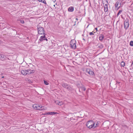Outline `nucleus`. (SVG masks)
Segmentation results:
<instances>
[{
  "label": "nucleus",
  "instance_id": "f03ea898",
  "mask_svg": "<svg viewBox=\"0 0 133 133\" xmlns=\"http://www.w3.org/2000/svg\"><path fill=\"white\" fill-rule=\"evenodd\" d=\"M35 72V70L30 69L22 70L21 71V74L24 75H26L27 74H30L34 73Z\"/></svg>",
  "mask_w": 133,
  "mask_h": 133
},
{
  "label": "nucleus",
  "instance_id": "393cba45",
  "mask_svg": "<svg viewBox=\"0 0 133 133\" xmlns=\"http://www.w3.org/2000/svg\"><path fill=\"white\" fill-rule=\"evenodd\" d=\"M42 2L44 4H46V2L45 0H43Z\"/></svg>",
  "mask_w": 133,
  "mask_h": 133
},
{
  "label": "nucleus",
  "instance_id": "7c9ffc66",
  "mask_svg": "<svg viewBox=\"0 0 133 133\" xmlns=\"http://www.w3.org/2000/svg\"><path fill=\"white\" fill-rule=\"evenodd\" d=\"M38 1H39V2H41L42 1H43V0H38Z\"/></svg>",
  "mask_w": 133,
  "mask_h": 133
},
{
  "label": "nucleus",
  "instance_id": "412c9836",
  "mask_svg": "<svg viewBox=\"0 0 133 133\" xmlns=\"http://www.w3.org/2000/svg\"><path fill=\"white\" fill-rule=\"evenodd\" d=\"M130 45L131 46H133V41H131L130 42Z\"/></svg>",
  "mask_w": 133,
  "mask_h": 133
},
{
  "label": "nucleus",
  "instance_id": "2f4dec72",
  "mask_svg": "<svg viewBox=\"0 0 133 133\" xmlns=\"http://www.w3.org/2000/svg\"><path fill=\"white\" fill-rule=\"evenodd\" d=\"M83 40H85V39H84V38H83Z\"/></svg>",
  "mask_w": 133,
  "mask_h": 133
},
{
  "label": "nucleus",
  "instance_id": "1a4fd4ad",
  "mask_svg": "<svg viewBox=\"0 0 133 133\" xmlns=\"http://www.w3.org/2000/svg\"><path fill=\"white\" fill-rule=\"evenodd\" d=\"M55 102L56 104H58L59 105H61L63 104V102L62 101H60L59 100H56L55 101Z\"/></svg>",
  "mask_w": 133,
  "mask_h": 133
},
{
  "label": "nucleus",
  "instance_id": "f8f14e48",
  "mask_svg": "<svg viewBox=\"0 0 133 133\" xmlns=\"http://www.w3.org/2000/svg\"><path fill=\"white\" fill-rule=\"evenodd\" d=\"M104 11L105 12H107L108 11V5L107 4H105L104 6Z\"/></svg>",
  "mask_w": 133,
  "mask_h": 133
},
{
  "label": "nucleus",
  "instance_id": "9b49d317",
  "mask_svg": "<svg viewBox=\"0 0 133 133\" xmlns=\"http://www.w3.org/2000/svg\"><path fill=\"white\" fill-rule=\"evenodd\" d=\"M81 90L85 91L86 90V88L83 85H82L79 87V91H80V90Z\"/></svg>",
  "mask_w": 133,
  "mask_h": 133
},
{
  "label": "nucleus",
  "instance_id": "bb28decb",
  "mask_svg": "<svg viewBox=\"0 0 133 133\" xmlns=\"http://www.w3.org/2000/svg\"><path fill=\"white\" fill-rule=\"evenodd\" d=\"M20 22L22 24H23L24 23V21L23 20H21Z\"/></svg>",
  "mask_w": 133,
  "mask_h": 133
},
{
  "label": "nucleus",
  "instance_id": "5701e85b",
  "mask_svg": "<svg viewBox=\"0 0 133 133\" xmlns=\"http://www.w3.org/2000/svg\"><path fill=\"white\" fill-rule=\"evenodd\" d=\"M44 83L46 85H48L49 84L46 81L44 80Z\"/></svg>",
  "mask_w": 133,
  "mask_h": 133
},
{
  "label": "nucleus",
  "instance_id": "b1692460",
  "mask_svg": "<svg viewBox=\"0 0 133 133\" xmlns=\"http://www.w3.org/2000/svg\"><path fill=\"white\" fill-rule=\"evenodd\" d=\"M4 56L2 54H0V58H4Z\"/></svg>",
  "mask_w": 133,
  "mask_h": 133
},
{
  "label": "nucleus",
  "instance_id": "a211bd4d",
  "mask_svg": "<svg viewBox=\"0 0 133 133\" xmlns=\"http://www.w3.org/2000/svg\"><path fill=\"white\" fill-rule=\"evenodd\" d=\"M94 74V72L90 69V72H89L88 74L90 75H93Z\"/></svg>",
  "mask_w": 133,
  "mask_h": 133
},
{
  "label": "nucleus",
  "instance_id": "f257e3e1",
  "mask_svg": "<svg viewBox=\"0 0 133 133\" xmlns=\"http://www.w3.org/2000/svg\"><path fill=\"white\" fill-rule=\"evenodd\" d=\"M87 126L89 129L92 128H95L97 126V123H95L92 121L90 120L86 124Z\"/></svg>",
  "mask_w": 133,
  "mask_h": 133
},
{
  "label": "nucleus",
  "instance_id": "20e7f679",
  "mask_svg": "<svg viewBox=\"0 0 133 133\" xmlns=\"http://www.w3.org/2000/svg\"><path fill=\"white\" fill-rule=\"evenodd\" d=\"M76 42L74 40H72L70 42V47L72 49H75L76 48Z\"/></svg>",
  "mask_w": 133,
  "mask_h": 133
},
{
  "label": "nucleus",
  "instance_id": "4468645a",
  "mask_svg": "<svg viewBox=\"0 0 133 133\" xmlns=\"http://www.w3.org/2000/svg\"><path fill=\"white\" fill-rule=\"evenodd\" d=\"M104 38V36L102 34L100 35L99 37V39L100 41H102Z\"/></svg>",
  "mask_w": 133,
  "mask_h": 133
},
{
  "label": "nucleus",
  "instance_id": "0eeeda50",
  "mask_svg": "<svg viewBox=\"0 0 133 133\" xmlns=\"http://www.w3.org/2000/svg\"><path fill=\"white\" fill-rule=\"evenodd\" d=\"M66 89L69 91L70 92L73 91L74 90L72 86L69 85H68Z\"/></svg>",
  "mask_w": 133,
  "mask_h": 133
},
{
  "label": "nucleus",
  "instance_id": "a878e982",
  "mask_svg": "<svg viewBox=\"0 0 133 133\" xmlns=\"http://www.w3.org/2000/svg\"><path fill=\"white\" fill-rule=\"evenodd\" d=\"M98 47H99L100 48H102L103 47V46L102 45H101L99 46Z\"/></svg>",
  "mask_w": 133,
  "mask_h": 133
},
{
  "label": "nucleus",
  "instance_id": "dca6fc26",
  "mask_svg": "<svg viewBox=\"0 0 133 133\" xmlns=\"http://www.w3.org/2000/svg\"><path fill=\"white\" fill-rule=\"evenodd\" d=\"M38 106V104H34L32 106L33 108L35 110H37Z\"/></svg>",
  "mask_w": 133,
  "mask_h": 133
},
{
  "label": "nucleus",
  "instance_id": "c85d7f7f",
  "mask_svg": "<svg viewBox=\"0 0 133 133\" xmlns=\"http://www.w3.org/2000/svg\"><path fill=\"white\" fill-rule=\"evenodd\" d=\"M119 14H120L119 13H118L117 15V17H118V16L119 15Z\"/></svg>",
  "mask_w": 133,
  "mask_h": 133
},
{
  "label": "nucleus",
  "instance_id": "ddd939ff",
  "mask_svg": "<svg viewBox=\"0 0 133 133\" xmlns=\"http://www.w3.org/2000/svg\"><path fill=\"white\" fill-rule=\"evenodd\" d=\"M74 10V7L73 6H71L68 9V11L69 12H72Z\"/></svg>",
  "mask_w": 133,
  "mask_h": 133
},
{
  "label": "nucleus",
  "instance_id": "7ed1b4c3",
  "mask_svg": "<svg viewBox=\"0 0 133 133\" xmlns=\"http://www.w3.org/2000/svg\"><path fill=\"white\" fill-rule=\"evenodd\" d=\"M38 32L39 34H45L44 29L39 25L37 26Z\"/></svg>",
  "mask_w": 133,
  "mask_h": 133
},
{
  "label": "nucleus",
  "instance_id": "cd10ccee",
  "mask_svg": "<svg viewBox=\"0 0 133 133\" xmlns=\"http://www.w3.org/2000/svg\"><path fill=\"white\" fill-rule=\"evenodd\" d=\"M122 10H120L119 11V12H118V13H119V14H121V13H122Z\"/></svg>",
  "mask_w": 133,
  "mask_h": 133
},
{
  "label": "nucleus",
  "instance_id": "6ab92c4d",
  "mask_svg": "<svg viewBox=\"0 0 133 133\" xmlns=\"http://www.w3.org/2000/svg\"><path fill=\"white\" fill-rule=\"evenodd\" d=\"M121 66L124 67L125 65V63L124 62L122 61L121 62Z\"/></svg>",
  "mask_w": 133,
  "mask_h": 133
},
{
  "label": "nucleus",
  "instance_id": "2eb2a0df",
  "mask_svg": "<svg viewBox=\"0 0 133 133\" xmlns=\"http://www.w3.org/2000/svg\"><path fill=\"white\" fill-rule=\"evenodd\" d=\"M68 85V84L65 83H63L62 84V86L66 89L67 88Z\"/></svg>",
  "mask_w": 133,
  "mask_h": 133
},
{
  "label": "nucleus",
  "instance_id": "473e14b6",
  "mask_svg": "<svg viewBox=\"0 0 133 133\" xmlns=\"http://www.w3.org/2000/svg\"><path fill=\"white\" fill-rule=\"evenodd\" d=\"M1 43V41H0V43Z\"/></svg>",
  "mask_w": 133,
  "mask_h": 133
},
{
  "label": "nucleus",
  "instance_id": "c756f323",
  "mask_svg": "<svg viewBox=\"0 0 133 133\" xmlns=\"http://www.w3.org/2000/svg\"><path fill=\"white\" fill-rule=\"evenodd\" d=\"M95 29L96 30V32H97V31H98V30H97V28H95Z\"/></svg>",
  "mask_w": 133,
  "mask_h": 133
},
{
  "label": "nucleus",
  "instance_id": "4be33fe9",
  "mask_svg": "<svg viewBox=\"0 0 133 133\" xmlns=\"http://www.w3.org/2000/svg\"><path fill=\"white\" fill-rule=\"evenodd\" d=\"M86 73L88 74L89 72H90V69H87L86 70Z\"/></svg>",
  "mask_w": 133,
  "mask_h": 133
},
{
  "label": "nucleus",
  "instance_id": "39448f33",
  "mask_svg": "<svg viewBox=\"0 0 133 133\" xmlns=\"http://www.w3.org/2000/svg\"><path fill=\"white\" fill-rule=\"evenodd\" d=\"M129 20L128 19H126L124 22V28L127 30L129 27Z\"/></svg>",
  "mask_w": 133,
  "mask_h": 133
},
{
  "label": "nucleus",
  "instance_id": "6e6552de",
  "mask_svg": "<svg viewBox=\"0 0 133 133\" xmlns=\"http://www.w3.org/2000/svg\"><path fill=\"white\" fill-rule=\"evenodd\" d=\"M115 5L116 9L117 8L118 10L121 6V3L119 1H117Z\"/></svg>",
  "mask_w": 133,
  "mask_h": 133
},
{
  "label": "nucleus",
  "instance_id": "9d476101",
  "mask_svg": "<svg viewBox=\"0 0 133 133\" xmlns=\"http://www.w3.org/2000/svg\"><path fill=\"white\" fill-rule=\"evenodd\" d=\"M40 41H42L44 40H46V41H47V39L46 38L45 35H44L43 36H41L39 39Z\"/></svg>",
  "mask_w": 133,
  "mask_h": 133
},
{
  "label": "nucleus",
  "instance_id": "aec40b11",
  "mask_svg": "<svg viewBox=\"0 0 133 133\" xmlns=\"http://www.w3.org/2000/svg\"><path fill=\"white\" fill-rule=\"evenodd\" d=\"M95 33V32H94V31H93L92 32H90L89 34L90 35H94V33Z\"/></svg>",
  "mask_w": 133,
  "mask_h": 133
},
{
  "label": "nucleus",
  "instance_id": "423d86ee",
  "mask_svg": "<svg viewBox=\"0 0 133 133\" xmlns=\"http://www.w3.org/2000/svg\"><path fill=\"white\" fill-rule=\"evenodd\" d=\"M37 110H46L47 109L46 107L44 106H41L38 105Z\"/></svg>",
  "mask_w": 133,
  "mask_h": 133
},
{
  "label": "nucleus",
  "instance_id": "f3484780",
  "mask_svg": "<svg viewBox=\"0 0 133 133\" xmlns=\"http://www.w3.org/2000/svg\"><path fill=\"white\" fill-rule=\"evenodd\" d=\"M57 113L56 112H49L48 113H46V114H47L48 115H52L53 114H56Z\"/></svg>",
  "mask_w": 133,
  "mask_h": 133
}]
</instances>
